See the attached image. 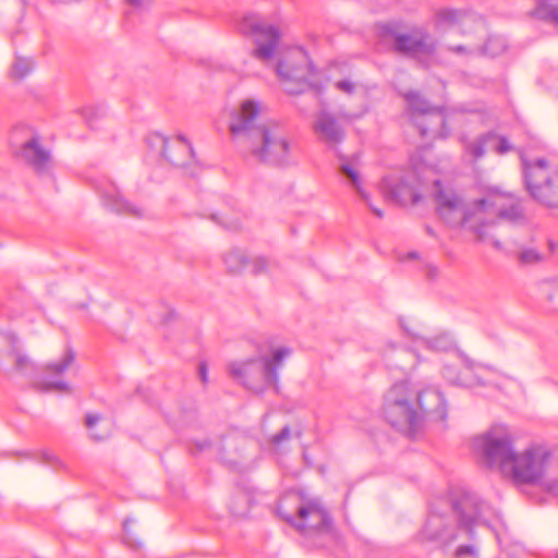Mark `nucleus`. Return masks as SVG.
<instances>
[{
    "label": "nucleus",
    "mask_w": 558,
    "mask_h": 558,
    "mask_svg": "<svg viewBox=\"0 0 558 558\" xmlns=\"http://www.w3.org/2000/svg\"><path fill=\"white\" fill-rule=\"evenodd\" d=\"M434 197L441 218L452 227H462L476 238L490 244L495 250L509 254L519 252L523 264H533L541 259L534 248L522 250L517 242L504 244L495 238L499 228L497 220L515 221L522 217V207L512 194L489 192L485 197L463 205L461 198L451 189L442 187L439 180L434 181Z\"/></svg>",
    "instance_id": "nucleus-1"
},
{
    "label": "nucleus",
    "mask_w": 558,
    "mask_h": 558,
    "mask_svg": "<svg viewBox=\"0 0 558 558\" xmlns=\"http://www.w3.org/2000/svg\"><path fill=\"white\" fill-rule=\"evenodd\" d=\"M262 101L247 98L228 111L230 137L250 162L276 168L296 163L298 143L278 121L262 122Z\"/></svg>",
    "instance_id": "nucleus-2"
},
{
    "label": "nucleus",
    "mask_w": 558,
    "mask_h": 558,
    "mask_svg": "<svg viewBox=\"0 0 558 558\" xmlns=\"http://www.w3.org/2000/svg\"><path fill=\"white\" fill-rule=\"evenodd\" d=\"M450 508L457 526L451 520L433 510L422 530L423 538L441 546L456 544L454 558H478L474 527L488 524L497 511L477 494L461 490L450 499Z\"/></svg>",
    "instance_id": "nucleus-3"
},
{
    "label": "nucleus",
    "mask_w": 558,
    "mask_h": 558,
    "mask_svg": "<svg viewBox=\"0 0 558 558\" xmlns=\"http://www.w3.org/2000/svg\"><path fill=\"white\" fill-rule=\"evenodd\" d=\"M474 447L487 466L497 468L517 484L537 482L543 477L549 460V452L542 446H531L518 453L513 447V436L504 425L494 426L476 437Z\"/></svg>",
    "instance_id": "nucleus-4"
},
{
    "label": "nucleus",
    "mask_w": 558,
    "mask_h": 558,
    "mask_svg": "<svg viewBox=\"0 0 558 558\" xmlns=\"http://www.w3.org/2000/svg\"><path fill=\"white\" fill-rule=\"evenodd\" d=\"M383 412L391 426L411 437L425 420L444 421L447 416L444 396L437 388L413 389L409 380L395 383L388 389Z\"/></svg>",
    "instance_id": "nucleus-5"
},
{
    "label": "nucleus",
    "mask_w": 558,
    "mask_h": 558,
    "mask_svg": "<svg viewBox=\"0 0 558 558\" xmlns=\"http://www.w3.org/2000/svg\"><path fill=\"white\" fill-rule=\"evenodd\" d=\"M291 353L292 351L288 347L275 348L271 350L270 356L231 362L228 372L233 380L246 389L259 393L268 387L277 386L278 371Z\"/></svg>",
    "instance_id": "nucleus-6"
},
{
    "label": "nucleus",
    "mask_w": 558,
    "mask_h": 558,
    "mask_svg": "<svg viewBox=\"0 0 558 558\" xmlns=\"http://www.w3.org/2000/svg\"><path fill=\"white\" fill-rule=\"evenodd\" d=\"M277 510L281 518L301 533L326 531L331 524L328 511L317 498L286 497Z\"/></svg>",
    "instance_id": "nucleus-7"
},
{
    "label": "nucleus",
    "mask_w": 558,
    "mask_h": 558,
    "mask_svg": "<svg viewBox=\"0 0 558 558\" xmlns=\"http://www.w3.org/2000/svg\"><path fill=\"white\" fill-rule=\"evenodd\" d=\"M525 186L530 195L543 206L558 208V168H551L545 158L529 159L520 154Z\"/></svg>",
    "instance_id": "nucleus-8"
},
{
    "label": "nucleus",
    "mask_w": 558,
    "mask_h": 558,
    "mask_svg": "<svg viewBox=\"0 0 558 558\" xmlns=\"http://www.w3.org/2000/svg\"><path fill=\"white\" fill-rule=\"evenodd\" d=\"M380 37L391 45L395 51L417 60L432 57L436 51V41L422 28L405 31L396 22L378 26Z\"/></svg>",
    "instance_id": "nucleus-9"
},
{
    "label": "nucleus",
    "mask_w": 558,
    "mask_h": 558,
    "mask_svg": "<svg viewBox=\"0 0 558 558\" xmlns=\"http://www.w3.org/2000/svg\"><path fill=\"white\" fill-rule=\"evenodd\" d=\"M238 28L244 36L253 38V56L256 59L267 62L278 52L281 40L278 26L267 23L260 16L246 15L239 22Z\"/></svg>",
    "instance_id": "nucleus-10"
},
{
    "label": "nucleus",
    "mask_w": 558,
    "mask_h": 558,
    "mask_svg": "<svg viewBox=\"0 0 558 558\" xmlns=\"http://www.w3.org/2000/svg\"><path fill=\"white\" fill-rule=\"evenodd\" d=\"M411 120L422 137H447L449 132L446 130V119L440 109L433 108L416 92H408L403 95Z\"/></svg>",
    "instance_id": "nucleus-11"
},
{
    "label": "nucleus",
    "mask_w": 558,
    "mask_h": 558,
    "mask_svg": "<svg viewBox=\"0 0 558 558\" xmlns=\"http://www.w3.org/2000/svg\"><path fill=\"white\" fill-rule=\"evenodd\" d=\"M277 74L283 90L288 94L298 95L312 88V66L302 49L293 50L284 60L279 61Z\"/></svg>",
    "instance_id": "nucleus-12"
},
{
    "label": "nucleus",
    "mask_w": 558,
    "mask_h": 558,
    "mask_svg": "<svg viewBox=\"0 0 558 558\" xmlns=\"http://www.w3.org/2000/svg\"><path fill=\"white\" fill-rule=\"evenodd\" d=\"M147 143L151 149L158 150L174 167L184 168L194 160L193 148L183 135L169 140L162 134L155 133L148 136Z\"/></svg>",
    "instance_id": "nucleus-13"
},
{
    "label": "nucleus",
    "mask_w": 558,
    "mask_h": 558,
    "mask_svg": "<svg viewBox=\"0 0 558 558\" xmlns=\"http://www.w3.org/2000/svg\"><path fill=\"white\" fill-rule=\"evenodd\" d=\"M460 142L465 154L473 160L484 157L487 149H492L498 155H505L514 149L513 145L506 136L492 131L483 133L474 140H469L466 136L462 135Z\"/></svg>",
    "instance_id": "nucleus-14"
},
{
    "label": "nucleus",
    "mask_w": 558,
    "mask_h": 558,
    "mask_svg": "<svg viewBox=\"0 0 558 558\" xmlns=\"http://www.w3.org/2000/svg\"><path fill=\"white\" fill-rule=\"evenodd\" d=\"M488 372H490V368L464 357L462 369L453 365H446L442 369V376L450 385L472 388L486 385L484 375Z\"/></svg>",
    "instance_id": "nucleus-15"
},
{
    "label": "nucleus",
    "mask_w": 558,
    "mask_h": 558,
    "mask_svg": "<svg viewBox=\"0 0 558 558\" xmlns=\"http://www.w3.org/2000/svg\"><path fill=\"white\" fill-rule=\"evenodd\" d=\"M16 155L39 173L49 171L53 166L50 150L43 145L40 137L37 135H33L25 141Z\"/></svg>",
    "instance_id": "nucleus-16"
},
{
    "label": "nucleus",
    "mask_w": 558,
    "mask_h": 558,
    "mask_svg": "<svg viewBox=\"0 0 558 558\" xmlns=\"http://www.w3.org/2000/svg\"><path fill=\"white\" fill-rule=\"evenodd\" d=\"M420 179L414 172H409L401 177L398 182L387 183L386 193L391 199L401 205H415L422 196L420 192Z\"/></svg>",
    "instance_id": "nucleus-17"
},
{
    "label": "nucleus",
    "mask_w": 558,
    "mask_h": 558,
    "mask_svg": "<svg viewBox=\"0 0 558 558\" xmlns=\"http://www.w3.org/2000/svg\"><path fill=\"white\" fill-rule=\"evenodd\" d=\"M400 326L408 336L417 342L420 348L432 352H446L451 350L454 345L453 338L448 332H439L430 337H425L418 332L417 325L412 322L400 319Z\"/></svg>",
    "instance_id": "nucleus-18"
},
{
    "label": "nucleus",
    "mask_w": 558,
    "mask_h": 558,
    "mask_svg": "<svg viewBox=\"0 0 558 558\" xmlns=\"http://www.w3.org/2000/svg\"><path fill=\"white\" fill-rule=\"evenodd\" d=\"M314 131L318 134L322 141L326 142L330 146H336L342 142L344 137V131L341 125L332 114L326 111L318 113L314 124Z\"/></svg>",
    "instance_id": "nucleus-19"
},
{
    "label": "nucleus",
    "mask_w": 558,
    "mask_h": 558,
    "mask_svg": "<svg viewBox=\"0 0 558 558\" xmlns=\"http://www.w3.org/2000/svg\"><path fill=\"white\" fill-rule=\"evenodd\" d=\"M101 199L104 205L114 213L132 217H143L144 215V210L125 201L113 184L101 191Z\"/></svg>",
    "instance_id": "nucleus-20"
},
{
    "label": "nucleus",
    "mask_w": 558,
    "mask_h": 558,
    "mask_svg": "<svg viewBox=\"0 0 558 558\" xmlns=\"http://www.w3.org/2000/svg\"><path fill=\"white\" fill-rule=\"evenodd\" d=\"M223 265L229 274L238 275L248 267V254L239 247H232L222 255Z\"/></svg>",
    "instance_id": "nucleus-21"
},
{
    "label": "nucleus",
    "mask_w": 558,
    "mask_h": 558,
    "mask_svg": "<svg viewBox=\"0 0 558 558\" xmlns=\"http://www.w3.org/2000/svg\"><path fill=\"white\" fill-rule=\"evenodd\" d=\"M340 172L350 180L352 186L360 194V196L366 202L367 206L374 213V215H376L378 218H383L384 211L381 209L375 207L369 202L367 193L363 190L359 172L350 163H347V162L341 163Z\"/></svg>",
    "instance_id": "nucleus-22"
},
{
    "label": "nucleus",
    "mask_w": 558,
    "mask_h": 558,
    "mask_svg": "<svg viewBox=\"0 0 558 558\" xmlns=\"http://www.w3.org/2000/svg\"><path fill=\"white\" fill-rule=\"evenodd\" d=\"M529 14L531 17L558 25V5L541 0Z\"/></svg>",
    "instance_id": "nucleus-23"
},
{
    "label": "nucleus",
    "mask_w": 558,
    "mask_h": 558,
    "mask_svg": "<svg viewBox=\"0 0 558 558\" xmlns=\"http://www.w3.org/2000/svg\"><path fill=\"white\" fill-rule=\"evenodd\" d=\"M506 40L500 36H490L483 47L470 50V53H481L489 57H497L506 50Z\"/></svg>",
    "instance_id": "nucleus-24"
},
{
    "label": "nucleus",
    "mask_w": 558,
    "mask_h": 558,
    "mask_svg": "<svg viewBox=\"0 0 558 558\" xmlns=\"http://www.w3.org/2000/svg\"><path fill=\"white\" fill-rule=\"evenodd\" d=\"M75 353L72 349H68L59 362H52L45 366L48 375L63 374L74 362Z\"/></svg>",
    "instance_id": "nucleus-25"
},
{
    "label": "nucleus",
    "mask_w": 558,
    "mask_h": 558,
    "mask_svg": "<svg viewBox=\"0 0 558 558\" xmlns=\"http://www.w3.org/2000/svg\"><path fill=\"white\" fill-rule=\"evenodd\" d=\"M250 272L254 276H260L266 274H271L276 268V263L264 257V256H253L250 257L248 267Z\"/></svg>",
    "instance_id": "nucleus-26"
},
{
    "label": "nucleus",
    "mask_w": 558,
    "mask_h": 558,
    "mask_svg": "<svg viewBox=\"0 0 558 558\" xmlns=\"http://www.w3.org/2000/svg\"><path fill=\"white\" fill-rule=\"evenodd\" d=\"M36 387L38 388V390L45 391V392H47V391L70 392L71 391L70 385L66 381L61 380V379L52 380V379H48V378H43L41 380L36 383Z\"/></svg>",
    "instance_id": "nucleus-27"
},
{
    "label": "nucleus",
    "mask_w": 558,
    "mask_h": 558,
    "mask_svg": "<svg viewBox=\"0 0 558 558\" xmlns=\"http://www.w3.org/2000/svg\"><path fill=\"white\" fill-rule=\"evenodd\" d=\"M33 69V62L31 59L16 57L13 65L11 75L14 78L22 80Z\"/></svg>",
    "instance_id": "nucleus-28"
},
{
    "label": "nucleus",
    "mask_w": 558,
    "mask_h": 558,
    "mask_svg": "<svg viewBox=\"0 0 558 558\" xmlns=\"http://www.w3.org/2000/svg\"><path fill=\"white\" fill-rule=\"evenodd\" d=\"M17 338L9 331H0V352L15 354Z\"/></svg>",
    "instance_id": "nucleus-29"
},
{
    "label": "nucleus",
    "mask_w": 558,
    "mask_h": 558,
    "mask_svg": "<svg viewBox=\"0 0 558 558\" xmlns=\"http://www.w3.org/2000/svg\"><path fill=\"white\" fill-rule=\"evenodd\" d=\"M230 510L235 517H244L248 510V497L244 494L236 496L230 505Z\"/></svg>",
    "instance_id": "nucleus-30"
},
{
    "label": "nucleus",
    "mask_w": 558,
    "mask_h": 558,
    "mask_svg": "<svg viewBox=\"0 0 558 558\" xmlns=\"http://www.w3.org/2000/svg\"><path fill=\"white\" fill-rule=\"evenodd\" d=\"M100 415L88 413L85 417V425L89 429L90 437L97 441L104 440L108 437V434H98L94 432L95 425L100 421Z\"/></svg>",
    "instance_id": "nucleus-31"
},
{
    "label": "nucleus",
    "mask_w": 558,
    "mask_h": 558,
    "mask_svg": "<svg viewBox=\"0 0 558 558\" xmlns=\"http://www.w3.org/2000/svg\"><path fill=\"white\" fill-rule=\"evenodd\" d=\"M461 13L451 9H444L437 13V19L440 23H454L459 21Z\"/></svg>",
    "instance_id": "nucleus-32"
},
{
    "label": "nucleus",
    "mask_w": 558,
    "mask_h": 558,
    "mask_svg": "<svg viewBox=\"0 0 558 558\" xmlns=\"http://www.w3.org/2000/svg\"><path fill=\"white\" fill-rule=\"evenodd\" d=\"M130 523H132V520H130V519H125L124 522H123V531H124L123 541L130 547L136 548V547L141 546V542L135 539L133 537V535L131 534V532L129 530Z\"/></svg>",
    "instance_id": "nucleus-33"
},
{
    "label": "nucleus",
    "mask_w": 558,
    "mask_h": 558,
    "mask_svg": "<svg viewBox=\"0 0 558 558\" xmlns=\"http://www.w3.org/2000/svg\"><path fill=\"white\" fill-rule=\"evenodd\" d=\"M15 357V368L22 373H26L27 368L31 367V361L27 356L22 355L15 350V354H12Z\"/></svg>",
    "instance_id": "nucleus-34"
},
{
    "label": "nucleus",
    "mask_w": 558,
    "mask_h": 558,
    "mask_svg": "<svg viewBox=\"0 0 558 558\" xmlns=\"http://www.w3.org/2000/svg\"><path fill=\"white\" fill-rule=\"evenodd\" d=\"M213 219L221 225L222 227H225L226 229H229V230H236L239 228V222L238 221H231L225 217H220L218 216L217 214L213 215Z\"/></svg>",
    "instance_id": "nucleus-35"
},
{
    "label": "nucleus",
    "mask_w": 558,
    "mask_h": 558,
    "mask_svg": "<svg viewBox=\"0 0 558 558\" xmlns=\"http://www.w3.org/2000/svg\"><path fill=\"white\" fill-rule=\"evenodd\" d=\"M290 437V428L289 426H284L278 434L274 435L270 441L274 445H280L283 440L289 439Z\"/></svg>",
    "instance_id": "nucleus-36"
},
{
    "label": "nucleus",
    "mask_w": 558,
    "mask_h": 558,
    "mask_svg": "<svg viewBox=\"0 0 558 558\" xmlns=\"http://www.w3.org/2000/svg\"><path fill=\"white\" fill-rule=\"evenodd\" d=\"M336 87L345 94H352L355 89L354 83H352L349 80H342L337 82Z\"/></svg>",
    "instance_id": "nucleus-37"
},
{
    "label": "nucleus",
    "mask_w": 558,
    "mask_h": 558,
    "mask_svg": "<svg viewBox=\"0 0 558 558\" xmlns=\"http://www.w3.org/2000/svg\"><path fill=\"white\" fill-rule=\"evenodd\" d=\"M198 374H199V378H201L202 383L206 384L208 380V371H207V366L204 363L199 365Z\"/></svg>",
    "instance_id": "nucleus-38"
},
{
    "label": "nucleus",
    "mask_w": 558,
    "mask_h": 558,
    "mask_svg": "<svg viewBox=\"0 0 558 558\" xmlns=\"http://www.w3.org/2000/svg\"><path fill=\"white\" fill-rule=\"evenodd\" d=\"M130 4L134 7H145L153 2V0H126Z\"/></svg>",
    "instance_id": "nucleus-39"
},
{
    "label": "nucleus",
    "mask_w": 558,
    "mask_h": 558,
    "mask_svg": "<svg viewBox=\"0 0 558 558\" xmlns=\"http://www.w3.org/2000/svg\"><path fill=\"white\" fill-rule=\"evenodd\" d=\"M548 489L555 494V495H558V482H553L551 484L548 485Z\"/></svg>",
    "instance_id": "nucleus-40"
},
{
    "label": "nucleus",
    "mask_w": 558,
    "mask_h": 558,
    "mask_svg": "<svg viewBox=\"0 0 558 558\" xmlns=\"http://www.w3.org/2000/svg\"><path fill=\"white\" fill-rule=\"evenodd\" d=\"M450 49H451L453 52H458V53H461V52L466 51V47H464V46H462V45H458V46L451 47Z\"/></svg>",
    "instance_id": "nucleus-41"
},
{
    "label": "nucleus",
    "mask_w": 558,
    "mask_h": 558,
    "mask_svg": "<svg viewBox=\"0 0 558 558\" xmlns=\"http://www.w3.org/2000/svg\"><path fill=\"white\" fill-rule=\"evenodd\" d=\"M428 275L429 276H437L438 275V268L436 266L429 267Z\"/></svg>",
    "instance_id": "nucleus-42"
},
{
    "label": "nucleus",
    "mask_w": 558,
    "mask_h": 558,
    "mask_svg": "<svg viewBox=\"0 0 558 558\" xmlns=\"http://www.w3.org/2000/svg\"><path fill=\"white\" fill-rule=\"evenodd\" d=\"M425 230H426L428 235L436 236L435 231L429 226H426Z\"/></svg>",
    "instance_id": "nucleus-43"
},
{
    "label": "nucleus",
    "mask_w": 558,
    "mask_h": 558,
    "mask_svg": "<svg viewBox=\"0 0 558 558\" xmlns=\"http://www.w3.org/2000/svg\"><path fill=\"white\" fill-rule=\"evenodd\" d=\"M409 256H410L411 258H415V257H416V253H411Z\"/></svg>",
    "instance_id": "nucleus-44"
}]
</instances>
